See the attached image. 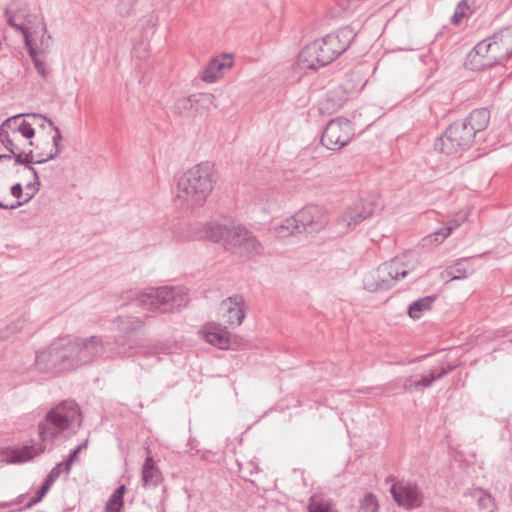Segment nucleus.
Wrapping results in <instances>:
<instances>
[{"label":"nucleus","instance_id":"f257e3e1","mask_svg":"<svg viewBox=\"0 0 512 512\" xmlns=\"http://www.w3.org/2000/svg\"><path fill=\"white\" fill-rule=\"evenodd\" d=\"M490 111L486 108L474 109L466 118L455 121L439 136L434 149L448 156L458 157L471 148L476 138L487 128Z\"/></svg>","mask_w":512,"mask_h":512},{"label":"nucleus","instance_id":"f03ea898","mask_svg":"<svg viewBox=\"0 0 512 512\" xmlns=\"http://www.w3.org/2000/svg\"><path fill=\"white\" fill-rule=\"evenodd\" d=\"M355 37L354 30L346 26L305 45L297 57L298 67L317 70L330 64L350 47Z\"/></svg>","mask_w":512,"mask_h":512},{"label":"nucleus","instance_id":"7ed1b4c3","mask_svg":"<svg viewBox=\"0 0 512 512\" xmlns=\"http://www.w3.org/2000/svg\"><path fill=\"white\" fill-rule=\"evenodd\" d=\"M216 183L213 163L196 164L179 177L176 186V202L186 209L201 207Z\"/></svg>","mask_w":512,"mask_h":512},{"label":"nucleus","instance_id":"20e7f679","mask_svg":"<svg viewBox=\"0 0 512 512\" xmlns=\"http://www.w3.org/2000/svg\"><path fill=\"white\" fill-rule=\"evenodd\" d=\"M207 237L225 251L244 259L263 253V246L246 226L236 222L214 223L206 230Z\"/></svg>","mask_w":512,"mask_h":512},{"label":"nucleus","instance_id":"39448f33","mask_svg":"<svg viewBox=\"0 0 512 512\" xmlns=\"http://www.w3.org/2000/svg\"><path fill=\"white\" fill-rule=\"evenodd\" d=\"M511 56L512 26H507L478 42L468 54V63L473 70H483L502 64Z\"/></svg>","mask_w":512,"mask_h":512},{"label":"nucleus","instance_id":"423d86ee","mask_svg":"<svg viewBox=\"0 0 512 512\" xmlns=\"http://www.w3.org/2000/svg\"><path fill=\"white\" fill-rule=\"evenodd\" d=\"M81 422L78 404L74 401H63L49 410L45 419L39 423V437L43 443L52 444L60 436L68 438L75 434Z\"/></svg>","mask_w":512,"mask_h":512},{"label":"nucleus","instance_id":"0eeeda50","mask_svg":"<svg viewBox=\"0 0 512 512\" xmlns=\"http://www.w3.org/2000/svg\"><path fill=\"white\" fill-rule=\"evenodd\" d=\"M325 223L326 217L323 209L316 205H308L284 220L278 227V233L282 236L303 232L312 233L321 230Z\"/></svg>","mask_w":512,"mask_h":512},{"label":"nucleus","instance_id":"6e6552de","mask_svg":"<svg viewBox=\"0 0 512 512\" xmlns=\"http://www.w3.org/2000/svg\"><path fill=\"white\" fill-rule=\"evenodd\" d=\"M70 358L67 339L59 338L36 353L34 365L38 371L46 373L74 370Z\"/></svg>","mask_w":512,"mask_h":512},{"label":"nucleus","instance_id":"1a4fd4ad","mask_svg":"<svg viewBox=\"0 0 512 512\" xmlns=\"http://www.w3.org/2000/svg\"><path fill=\"white\" fill-rule=\"evenodd\" d=\"M409 271L404 264L394 258L390 261L382 263L374 271L369 272L364 277V288L369 292L385 291L392 288L400 279L407 276Z\"/></svg>","mask_w":512,"mask_h":512},{"label":"nucleus","instance_id":"9d476101","mask_svg":"<svg viewBox=\"0 0 512 512\" xmlns=\"http://www.w3.org/2000/svg\"><path fill=\"white\" fill-rule=\"evenodd\" d=\"M184 302L182 289L179 287H158L142 293L137 303L143 307L161 313L174 312Z\"/></svg>","mask_w":512,"mask_h":512},{"label":"nucleus","instance_id":"9b49d317","mask_svg":"<svg viewBox=\"0 0 512 512\" xmlns=\"http://www.w3.org/2000/svg\"><path fill=\"white\" fill-rule=\"evenodd\" d=\"M67 345L73 369L91 364L102 356L105 350V344L100 336L76 337L72 340L67 339Z\"/></svg>","mask_w":512,"mask_h":512},{"label":"nucleus","instance_id":"f8f14e48","mask_svg":"<svg viewBox=\"0 0 512 512\" xmlns=\"http://www.w3.org/2000/svg\"><path fill=\"white\" fill-rule=\"evenodd\" d=\"M353 136L352 123L345 118H335L326 125L321 136V144L328 150L337 151L349 144Z\"/></svg>","mask_w":512,"mask_h":512},{"label":"nucleus","instance_id":"ddd939ff","mask_svg":"<svg viewBox=\"0 0 512 512\" xmlns=\"http://www.w3.org/2000/svg\"><path fill=\"white\" fill-rule=\"evenodd\" d=\"M117 331L120 333L115 338V343L117 346L118 354L122 356L130 355L129 352L132 351L135 346L131 342L129 335L132 332L140 330L144 327V321L135 316H118L113 321Z\"/></svg>","mask_w":512,"mask_h":512},{"label":"nucleus","instance_id":"4468645a","mask_svg":"<svg viewBox=\"0 0 512 512\" xmlns=\"http://www.w3.org/2000/svg\"><path fill=\"white\" fill-rule=\"evenodd\" d=\"M5 15L7 17V23L23 34L29 55L33 56L34 46L30 38L32 29L30 25L33 23V16L26 7L18 8L16 2L9 4L5 9Z\"/></svg>","mask_w":512,"mask_h":512},{"label":"nucleus","instance_id":"2eb2a0df","mask_svg":"<svg viewBox=\"0 0 512 512\" xmlns=\"http://www.w3.org/2000/svg\"><path fill=\"white\" fill-rule=\"evenodd\" d=\"M218 314L223 323L239 326L246 316L244 298L235 294L223 300L219 305Z\"/></svg>","mask_w":512,"mask_h":512},{"label":"nucleus","instance_id":"dca6fc26","mask_svg":"<svg viewBox=\"0 0 512 512\" xmlns=\"http://www.w3.org/2000/svg\"><path fill=\"white\" fill-rule=\"evenodd\" d=\"M390 492L395 502L406 509L417 508L422 503V492L416 484L397 482L391 486Z\"/></svg>","mask_w":512,"mask_h":512},{"label":"nucleus","instance_id":"f3484780","mask_svg":"<svg viewBox=\"0 0 512 512\" xmlns=\"http://www.w3.org/2000/svg\"><path fill=\"white\" fill-rule=\"evenodd\" d=\"M374 213L373 204L367 201H360L347 208L338 218V223L349 230L355 229L364 220L372 217Z\"/></svg>","mask_w":512,"mask_h":512},{"label":"nucleus","instance_id":"a211bd4d","mask_svg":"<svg viewBox=\"0 0 512 512\" xmlns=\"http://www.w3.org/2000/svg\"><path fill=\"white\" fill-rule=\"evenodd\" d=\"M452 370L453 367L440 368L433 369L428 374L422 375L420 378H418L416 375L403 377V391L407 393H422L426 388L432 386L435 381L442 379Z\"/></svg>","mask_w":512,"mask_h":512},{"label":"nucleus","instance_id":"6ab92c4d","mask_svg":"<svg viewBox=\"0 0 512 512\" xmlns=\"http://www.w3.org/2000/svg\"><path fill=\"white\" fill-rule=\"evenodd\" d=\"M233 65V58L228 54H223L213 58L202 72L201 79L206 83H213L224 74Z\"/></svg>","mask_w":512,"mask_h":512},{"label":"nucleus","instance_id":"aec40b11","mask_svg":"<svg viewBox=\"0 0 512 512\" xmlns=\"http://www.w3.org/2000/svg\"><path fill=\"white\" fill-rule=\"evenodd\" d=\"M205 340L219 349H229L231 344V335L219 324H212L204 331Z\"/></svg>","mask_w":512,"mask_h":512},{"label":"nucleus","instance_id":"412c9836","mask_svg":"<svg viewBox=\"0 0 512 512\" xmlns=\"http://www.w3.org/2000/svg\"><path fill=\"white\" fill-rule=\"evenodd\" d=\"M162 480V474L156 467L151 456H148L142 466V485L145 488H154Z\"/></svg>","mask_w":512,"mask_h":512},{"label":"nucleus","instance_id":"4be33fe9","mask_svg":"<svg viewBox=\"0 0 512 512\" xmlns=\"http://www.w3.org/2000/svg\"><path fill=\"white\" fill-rule=\"evenodd\" d=\"M27 116L32 117V118L40 117V118L44 119L45 121H47L49 123L50 126L53 127V130L55 131V134L52 137L53 148L50 150L49 153H47L45 158L37 159L36 163L37 164L46 163V162L58 157L63 150V145L60 143L62 140V135H61L60 129L54 124V122L51 119L47 118L46 116L39 115V114H31V115H27Z\"/></svg>","mask_w":512,"mask_h":512},{"label":"nucleus","instance_id":"5701e85b","mask_svg":"<svg viewBox=\"0 0 512 512\" xmlns=\"http://www.w3.org/2000/svg\"><path fill=\"white\" fill-rule=\"evenodd\" d=\"M460 226V222L457 220H451L448 222L447 225L441 227L440 229L436 230L435 232L429 234L426 236L423 241L425 242V245L427 243L432 244H440L442 243L455 229H457Z\"/></svg>","mask_w":512,"mask_h":512},{"label":"nucleus","instance_id":"b1692460","mask_svg":"<svg viewBox=\"0 0 512 512\" xmlns=\"http://www.w3.org/2000/svg\"><path fill=\"white\" fill-rule=\"evenodd\" d=\"M307 512H338L330 499L313 495L309 499Z\"/></svg>","mask_w":512,"mask_h":512},{"label":"nucleus","instance_id":"393cba45","mask_svg":"<svg viewBox=\"0 0 512 512\" xmlns=\"http://www.w3.org/2000/svg\"><path fill=\"white\" fill-rule=\"evenodd\" d=\"M125 491V485H120L109 497V500L104 506L103 512H121L124 507Z\"/></svg>","mask_w":512,"mask_h":512},{"label":"nucleus","instance_id":"a878e982","mask_svg":"<svg viewBox=\"0 0 512 512\" xmlns=\"http://www.w3.org/2000/svg\"><path fill=\"white\" fill-rule=\"evenodd\" d=\"M436 296H426L413 301L408 307V315L412 319H419L423 311L431 309Z\"/></svg>","mask_w":512,"mask_h":512},{"label":"nucleus","instance_id":"bb28decb","mask_svg":"<svg viewBox=\"0 0 512 512\" xmlns=\"http://www.w3.org/2000/svg\"><path fill=\"white\" fill-rule=\"evenodd\" d=\"M472 271V267L469 265L468 260L463 259L449 266L445 272L451 280H459L466 278Z\"/></svg>","mask_w":512,"mask_h":512},{"label":"nucleus","instance_id":"cd10ccee","mask_svg":"<svg viewBox=\"0 0 512 512\" xmlns=\"http://www.w3.org/2000/svg\"><path fill=\"white\" fill-rule=\"evenodd\" d=\"M167 353H169V346L163 342H158L148 346H141L137 351V354L142 355L144 357H155L156 362H159L161 360L159 354Z\"/></svg>","mask_w":512,"mask_h":512},{"label":"nucleus","instance_id":"c85d7f7f","mask_svg":"<svg viewBox=\"0 0 512 512\" xmlns=\"http://www.w3.org/2000/svg\"><path fill=\"white\" fill-rule=\"evenodd\" d=\"M45 449H46V445L41 444L38 447L35 454H40V453L44 452ZM32 450H33V447H29V446H25L21 450H15L12 453L10 462L11 463H21V462H25V461L32 459L34 456V453H32Z\"/></svg>","mask_w":512,"mask_h":512},{"label":"nucleus","instance_id":"c756f323","mask_svg":"<svg viewBox=\"0 0 512 512\" xmlns=\"http://www.w3.org/2000/svg\"><path fill=\"white\" fill-rule=\"evenodd\" d=\"M473 497L476 498L480 509H488L490 512L496 510L495 500L490 493L478 488L473 491Z\"/></svg>","mask_w":512,"mask_h":512},{"label":"nucleus","instance_id":"7c9ffc66","mask_svg":"<svg viewBox=\"0 0 512 512\" xmlns=\"http://www.w3.org/2000/svg\"><path fill=\"white\" fill-rule=\"evenodd\" d=\"M14 158L15 164L24 165L31 172L36 169L33 167V164L36 163V160L33 159V150H29L28 152L18 151L14 155H11V159Z\"/></svg>","mask_w":512,"mask_h":512},{"label":"nucleus","instance_id":"2f4dec72","mask_svg":"<svg viewBox=\"0 0 512 512\" xmlns=\"http://www.w3.org/2000/svg\"><path fill=\"white\" fill-rule=\"evenodd\" d=\"M18 139L17 135L7 133L3 129H0V142L11 153L10 155H14L19 151L17 144Z\"/></svg>","mask_w":512,"mask_h":512},{"label":"nucleus","instance_id":"473e14b6","mask_svg":"<svg viewBox=\"0 0 512 512\" xmlns=\"http://www.w3.org/2000/svg\"><path fill=\"white\" fill-rule=\"evenodd\" d=\"M379 505L373 493H366L360 500L359 512H378Z\"/></svg>","mask_w":512,"mask_h":512},{"label":"nucleus","instance_id":"72a5a7b5","mask_svg":"<svg viewBox=\"0 0 512 512\" xmlns=\"http://www.w3.org/2000/svg\"><path fill=\"white\" fill-rule=\"evenodd\" d=\"M136 3L137 0H117L115 11L121 17H129L134 13Z\"/></svg>","mask_w":512,"mask_h":512},{"label":"nucleus","instance_id":"f704fd0d","mask_svg":"<svg viewBox=\"0 0 512 512\" xmlns=\"http://www.w3.org/2000/svg\"><path fill=\"white\" fill-rule=\"evenodd\" d=\"M25 121L22 115H16L6 119L0 126V129H3L7 133H11L13 135H17V130H19L20 125Z\"/></svg>","mask_w":512,"mask_h":512},{"label":"nucleus","instance_id":"c9c22d12","mask_svg":"<svg viewBox=\"0 0 512 512\" xmlns=\"http://www.w3.org/2000/svg\"><path fill=\"white\" fill-rule=\"evenodd\" d=\"M88 439L84 440L81 444H79L75 449H73L66 460H64L65 464V474L69 475L73 462L77 459L78 454L87 447Z\"/></svg>","mask_w":512,"mask_h":512},{"label":"nucleus","instance_id":"e433bc0d","mask_svg":"<svg viewBox=\"0 0 512 512\" xmlns=\"http://www.w3.org/2000/svg\"><path fill=\"white\" fill-rule=\"evenodd\" d=\"M34 135L35 130L32 127V124L25 119V121L20 125L19 130H17V137H24L26 139H29L28 144L30 146H34L35 143L31 140Z\"/></svg>","mask_w":512,"mask_h":512},{"label":"nucleus","instance_id":"4c0bfd02","mask_svg":"<svg viewBox=\"0 0 512 512\" xmlns=\"http://www.w3.org/2000/svg\"><path fill=\"white\" fill-rule=\"evenodd\" d=\"M469 8L468 6V3L466 0H461L457 7H456V10L451 18V23L454 24V25H458L462 18H464L466 16V10Z\"/></svg>","mask_w":512,"mask_h":512},{"label":"nucleus","instance_id":"58836bf2","mask_svg":"<svg viewBox=\"0 0 512 512\" xmlns=\"http://www.w3.org/2000/svg\"><path fill=\"white\" fill-rule=\"evenodd\" d=\"M62 472H65L64 461L57 463L52 468V470L49 472L45 479L54 484L56 480L60 477Z\"/></svg>","mask_w":512,"mask_h":512},{"label":"nucleus","instance_id":"ea45409f","mask_svg":"<svg viewBox=\"0 0 512 512\" xmlns=\"http://www.w3.org/2000/svg\"><path fill=\"white\" fill-rule=\"evenodd\" d=\"M31 57L33 59V62H34V65H35V68H36L37 72L43 78H46L47 75L49 74V72L46 70L45 64L36 57V49L35 48H34V51H33V56H31Z\"/></svg>","mask_w":512,"mask_h":512},{"label":"nucleus","instance_id":"a19ab883","mask_svg":"<svg viewBox=\"0 0 512 512\" xmlns=\"http://www.w3.org/2000/svg\"><path fill=\"white\" fill-rule=\"evenodd\" d=\"M32 174H33L34 181L28 183L26 185V189L27 190H32L31 194H33V197H34L35 194L39 191L40 179H39V175H38L37 170L32 171ZM27 193L30 194V192H27Z\"/></svg>","mask_w":512,"mask_h":512},{"label":"nucleus","instance_id":"79ce46f5","mask_svg":"<svg viewBox=\"0 0 512 512\" xmlns=\"http://www.w3.org/2000/svg\"><path fill=\"white\" fill-rule=\"evenodd\" d=\"M399 387L403 388V377L396 378L390 382H388L385 385L386 393L395 392L397 393V390Z\"/></svg>","mask_w":512,"mask_h":512},{"label":"nucleus","instance_id":"37998d69","mask_svg":"<svg viewBox=\"0 0 512 512\" xmlns=\"http://www.w3.org/2000/svg\"><path fill=\"white\" fill-rule=\"evenodd\" d=\"M33 198V194H28V193H25V198L24 200H17L16 202L12 203L11 205H7L6 204V207H0L1 209H17L19 208L20 206L26 204L27 202H29L31 199Z\"/></svg>","mask_w":512,"mask_h":512},{"label":"nucleus","instance_id":"c03bdc74","mask_svg":"<svg viewBox=\"0 0 512 512\" xmlns=\"http://www.w3.org/2000/svg\"><path fill=\"white\" fill-rule=\"evenodd\" d=\"M10 193L17 199L21 198L23 196V187L21 183L14 184L10 189Z\"/></svg>","mask_w":512,"mask_h":512},{"label":"nucleus","instance_id":"a18cd8bd","mask_svg":"<svg viewBox=\"0 0 512 512\" xmlns=\"http://www.w3.org/2000/svg\"><path fill=\"white\" fill-rule=\"evenodd\" d=\"M53 483L49 482L48 480H44L40 488L38 489V493L44 498L50 488L52 487Z\"/></svg>","mask_w":512,"mask_h":512},{"label":"nucleus","instance_id":"49530a36","mask_svg":"<svg viewBox=\"0 0 512 512\" xmlns=\"http://www.w3.org/2000/svg\"><path fill=\"white\" fill-rule=\"evenodd\" d=\"M43 497L37 492L35 496H33L28 503L24 506V509H30L39 502H41Z\"/></svg>","mask_w":512,"mask_h":512},{"label":"nucleus","instance_id":"de8ad7c7","mask_svg":"<svg viewBox=\"0 0 512 512\" xmlns=\"http://www.w3.org/2000/svg\"><path fill=\"white\" fill-rule=\"evenodd\" d=\"M341 106V104H337V105H333V107H329V98L327 97V99L322 103V106L320 108L321 112H329V113H332L333 111H335L337 108H339Z\"/></svg>","mask_w":512,"mask_h":512},{"label":"nucleus","instance_id":"09e8293b","mask_svg":"<svg viewBox=\"0 0 512 512\" xmlns=\"http://www.w3.org/2000/svg\"><path fill=\"white\" fill-rule=\"evenodd\" d=\"M23 325H24V320H22V319H18L16 322H14V323L12 324L11 329H12L13 331L22 330V329H23Z\"/></svg>","mask_w":512,"mask_h":512},{"label":"nucleus","instance_id":"8fccbe9b","mask_svg":"<svg viewBox=\"0 0 512 512\" xmlns=\"http://www.w3.org/2000/svg\"><path fill=\"white\" fill-rule=\"evenodd\" d=\"M38 27L43 34L42 36L44 37L47 34V27H46V24L43 21V19H40V21L38 23Z\"/></svg>","mask_w":512,"mask_h":512},{"label":"nucleus","instance_id":"3c124183","mask_svg":"<svg viewBox=\"0 0 512 512\" xmlns=\"http://www.w3.org/2000/svg\"><path fill=\"white\" fill-rule=\"evenodd\" d=\"M11 160V155L0 154V161Z\"/></svg>","mask_w":512,"mask_h":512},{"label":"nucleus","instance_id":"603ef678","mask_svg":"<svg viewBox=\"0 0 512 512\" xmlns=\"http://www.w3.org/2000/svg\"><path fill=\"white\" fill-rule=\"evenodd\" d=\"M46 155H47V153H46V154H45V153H43V152L38 153V154H36V160H37V159H41V158H45V157H46Z\"/></svg>","mask_w":512,"mask_h":512},{"label":"nucleus","instance_id":"864d4df0","mask_svg":"<svg viewBox=\"0 0 512 512\" xmlns=\"http://www.w3.org/2000/svg\"><path fill=\"white\" fill-rule=\"evenodd\" d=\"M51 40V36L47 34V42H49ZM46 46H48V43L45 44Z\"/></svg>","mask_w":512,"mask_h":512},{"label":"nucleus","instance_id":"5fc2aeb1","mask_svg":"<svg viewBox=\"0 0 512 512\" xmlns=\"http://www.w3.org/2000/svg\"><path fill=\"white\" fill-rule=\"evenodd\" d=\"M0 207H6V204L0 201Z\"/></svg>","mask_w":512,"mask_h":512}]
</instances>
